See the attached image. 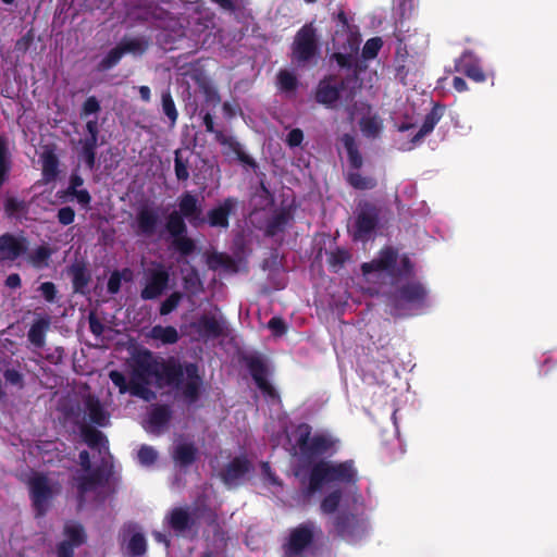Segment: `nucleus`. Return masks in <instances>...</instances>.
Returning a JSON list of instances; mask_svg holds the SVG:
<instances>
[{"label": "nucleus", "mask_w": 557, "mask_h": 557, "mask_svg": "<svg viewBox=\"0 0 557 557\" xmlns=\"http://www.w3.org/2000/svg\"><path fill=\"white\" fill-rule=\"evenodd\" d=\"M76 546L72 545L70 542L62 541L57 546V556L58 557H74V548Z\"/></svg>", "instance_id": "nucleus-64"}, {"label": "nucleus", "mask_w": 557, "mask_h": 557, "mask_svg": "<svg viewBox=\"0 0 557 557\" xmlns=\"http://www.w3.org/2000/svg\"><path fill=\"white\" fill-rule=\"evenodd\" d=\"M231 150L236 154L237 160L243 164H246L251 169H256L258 166L255 159L244 151L242 145L238 141L232 144Z\"/></svg>", "instance_id": "nucleus-55"}, {"label": "nucleus", "mask_w": 557, "mask_h": 557, "mask_svg": "<svg viewBox=\"0 0 557 557\" xmlns=\"http://www.w3.org/2000/svg\"><path fill=\"white\" fill-rule=\"evenodd\" d=\"M198 331L205 337L218 338L224 334V326L214 315L202 314L198 320Z\"/></svg>", "instance_id": "nucleus-31"}, {"label": "nucleus", "mask_w": 557, "mask_h": 557, "mask_svg": "<svg viewBox=\"0 0 557 557\" xmlns=\"http://www.w3.org/2000/svg\"><path fill=\"white\" fill-rule=\"evenodd\" d=\"M170 274L162 265L152 269L149 272L145 287L140 292L141 299L152 300L160 297L168 288Z\"/></svg>", "instance_id": "nucleus-16"}, {"label": "nucleus", "mask_w": 557, "mask_h": 557, "mask_svg": "<svg viewBox=\"0 0 557 557\" xmlns=\"http://www.w3.org/2000/svg\"><path fill=\"white\" fill-rule=\"evenodd\" d=\"M240 201L236 197H226L216 206L208 210L205 215V224L213 228L227 230L230 227V216L236 214Z\"/></svg>", "instance_id": "nucleus-13"}, {"label": "nucleus", "mask_w": 557, "mask_h": 557, "mask_svg": "<svg viewBox=\"0 0 557 557\" xmlns=\"http://www.w3.org/2000/svg\"><path fill=\"white\" fill-rule=\"evenodd\" d=\"M29 495L33 508L37 517H42L47 513L49 502L53 498V487L49 479L44 473L34 474L29 481Z\"/></svg>", "instance_id": "nucleus-10"}, {"label": "nucleus", "mask_w": 557, "mask_h": 557, "mask_svg": "<svg viewBox=\"0 0 557 557\" xmlns=\"http://www.w3.org/2000/svg\"><path fill=\"white\" fill-rule=\"evenodd\" d=\"M57 218L61 225H70L75 220V211L72 207H62L58 210Z\"/></svg>", "instance_id": "nucleus-58"}, {"label": "nucleus", "mask_w": 557, "mask_h": 557, "mask_svg": "<svg viewBox=\"0 0 557 557\" xmlns=\"http://www.w3.org/2000/svg\"><path fill=\"white\" fill-rule=\"evenodd\" d=\"M349 258L350 255L346 249L336 248L329 253L327 261L332 268L338 269L342 268L349 260Z\"/></svg>", "instance_id": "nucleus-51"}, {"label": "nucleus", "mask_w": 557, "mask_h": 557, "mask_svg": "<svg viewBox=\"0 0 557 557\" xmlns=\"http://www.w3.org/2000/svg\"><path fill=\"white\" fill-rule=\"evenodd\" d=\"M304 140V132L300 128H293L286 138V143L289 147H298Z\"/></svg>", "instance_id": "nucleus-63"}, {"label": "nucleus", "mask_w": 557, "mask_h": 557, "mask_svg": "<svg viewBox=\"0 0 557 557\" xmlns=\"http://www.w3.org/2000/svg\"><path fill=\"white\" fill-rule=\"evenodd\" d=\"M86 131L88 136L85 138H81V141L95 143L98 144V135H99V125L97 120H89L86 123Z\"/></svg>", "instance_id": "nucleus-59"}, {"label": "nucleus", "mask_w": 557, "mask_h": 557, "mask_svg": "<svg viewBox=\"0 0 557 557\" xmlns=\"http://www.w3.org/2000/svg\"><path fill=\"white\" fill-rule=\"evenodd\" d=\"M383 47V40L381 37H373L366 41L361 57L363 60H373L377 57L381 48Z\"/></svg>", "instance_id": "nucleus-47"}, {"label": "nucleus", "mask_w": 557, "mask_h": 557, "mask_svg": "<svg viewBox=\"0 0 557 557\" xmlns=\"http://www.w3.org/2000/svg\"><path fill=\"white\" fill-rule=\"evenodd\" d=\"M150 337L169 345L175 344L180 339L177 330L172 325H154L150 331Z\"/></svg>", "instance_id": "nucleus-37"}, {"label": "nucleus", "mask_w": 557, "mask_h": 557, "mask_svg": "<svg viewBox=\"0 0 557 557\" xmlns=\"http://www.w3.org/2000/svg\"><path fill=\"white\" fill-rule=\"evenodd\" d=\"M109 377L111 382L119 388L120 394L129 393L131 391V381L127 382L125 375L117 371L112 370L109 373Z\"/></svg>", "instance_id": "nucleus-54"}, {"label": "nucleus", "mask_w": 557, "mask_h": 557, "mask_svg": "<svg viewBox=\"0 0 557 557\" xmlns=\"http://www.w3.org/2000/svg\"><path fill=\"white\" fill-rule=\"evenodd\" d=\"M178 211L188 223L198 228L205 224L202 205L198 197L190 191L183 193L177 199Z\"/></svg>", "instance_id": "nucleus-15"}, {"label": "nucleus", "mask_w": 557, "mask_h": 557, "mask_svg": "<svg viewBox=\"0 0 557 557\" xmlns=\"http://www.w3.org/2000/svg\"><path fill=\"white\" fill-rule=\"evenodd\" d=\"M360 89L356 73L343 76L327 74L319 81L314 91V100L327 109H334L342 98L346 102L354 101Z\"/></svg>", "instance_id": "nucleus-4"}, {"label": "nucleus", "mask_w": 557, "mask_h": 557, "mask_svg": "<svg viewBox=\"0 0 557 557\" xmlns=\"http://www.w3.org/2000/svg\"><path fill=\"white\" fill-rule=\"evenodd\" d=\"M359 46L360 35L350 34L348 38H346L345 42L342 45L338 44V51L334 52L331 59L334 60L341 69L346 70L345 75L356 73L358 87L361 88V81L359 75L366 69V66L357 58Z\"/></svg>", "instance_id": "nucleus-8"}, {"label": "nucleus", "mask_w": 557, "mask_h": 557, "mask_svg": "<svg viewBox=\"0 0 557 557\" xmlns=\"http://www.w3.org/2000/svg\"><path fill=\"white\" fill-rule=\"evenodd\" d=\"M341 141L347 152L348 163L351 171L346 175V182L357 190L373 189L377 181L372 176H363L359 170L363 165V158L358 149L356 138L351 134H344Z\"/></svg>", "instance_id": "nucleus-7"}, {"label": "nucleus", "mask_w": 557, "mask_h": 557, "mask_svg": "<svg viewBox=\"0 0 557 557\" xmlns=\"http://www.w3.org/2000/svg\"><path fill=\"white\" fill-rule=\"evenodd\" d=\"M41 175L46 183H50L57 180L59 175V158L51 147H46L41 156Z\"/></svg>", "instance_id": "nucleus-28"}, {"label": "nucleus", "mask_w": 557, "mask_h": 557, "mask_svg": "<svg viewBox=\"0 0 557 557\" xmlns=\"http://www.w3.org/2000/svg\"><path fill=\"white\" fill-rule=\"evenodd\" d=\"M101 110L99 100L95 96H89L83 103L81 109V117L85 119L91 114H97Z\"/></svg>", "instance_id": "nucleus-53"}, {"label": "nucleus", "mask_w": 557, "mask_h": 557, "mask_svg": "<svg viewBox=\"0 0 557 557\" xmlns=\"http://www.w3.org/2000/svg\"><path fill=\"white\" fill-rule=\"evenodd\" d=\"M160 224V216L157 209L149 206H143L136 213V234L139 236L151 237L156 234Z\"/></svg>", "instance_id": "nucleus-21"}, {"label": "nucleus", "mask_w": 557, "mask_h": 557, "mask_svg": "<svg viewBox=\"0 0 557 557\" xmlns=\"http://www.w3.org/2000/svg\"><path fill=\"white\" fill-rule=\"evenodd\" d=\"M82 435L84 442L92 449L98 448L101 445L108 443L104 434L101 431L89 425H85L82 428Z\"/></svg>", "instance_id": "nucleus-40"}, {"label": "nucleus", "mask_w": 557, "mask_h": 557, "mask_svg": "<svg viewBox=\"0 0 557 557\" xmlns=\"http://www.w3.org/2000/svg\"><path fill=\"white\" fill-rule=\"evenodd\" d=\"M397 258L398 253L393 247H384L374 259L370 262L362 263L361 271L364 275L372 272H387L393 275Z\"/></svg>", "instance_id": "nucleus-17"}, {"label": "nucleus", "mask_w": 557, "mask_h": 557, "mask_svg": "<svg viewBox=\"0 0 557 557\" xmlns=\"http://www.w3.org/2000/svg\"><path fill=\"white\" fill-rule=\"evenodd\" d=\"M11 170V152L4 134H0V187L8 180Z\"/></svg>", "instance_id": "nucleus-33"}, {"label": "nucleus", "mask_w": 557, "mask_h": 557, "mask_svg": "<svg viewBox=\"0 0 557 557\" xmlns=\"http://www.w3.org/2000/svg\"><path fill=\"white\" fill-rule=\"evenodd\" d=\"M162 112L169 119L170 125L174 126L178 119V112L171 95L170 89H166L161 95Z\"/></svg>", "instance_id": "nucleus-41"}, {"label": "nucleus", "mask_w": 557, "mask_h": 557, "mask_svg": "<svg viewBox=\"0 0 557 557\" xmlns=\"http://www.w3.org/2000/svg\"><path fill=\"white\" fill-rule=\"evenodd\" d=\"M293 220V214L287 209H281L267 222L264 234L268 237H274L285 232L286 227Z\"/></svg>", "instance_id": "nucleus-29"}, {"label": "nucleus", "mask_w": 557, "mask_h": 557, "mask_svg": "<svg viewBox=\"0 0 557 557\" xmlns=\"http://www.w3.org/2000/svg\"><path fill=\"white\" fill-rule=\"evenodd\" d=\"M50 321L48 318L36 320L27 334L28 341L37 348H42L46 343V332L49 329Z\"/></svg>", "instance_id": "nucleus-32"}, {"label": "nucleus", "mask_w": 557, "mask_h": 557, "mask_svg": "<svg viewBox=\"0 0 557 557\" xmlns=\"http://www.w3.org/2000/svg\"><path fill=\"white\" fill-rule=\"evenodd\" d=\"M88 324H89V330H90V332L94 335H96V336L102 335V333L104 331V325L102 324V322L96 315L95 312H90L89 313V315H88Z\"/></svg>", "instance_id": "nucleus-62"}, {"label": "nucleus", "mask_w": 557, "mask_h": 557, "mask_svg": "<svg viewBox=\"0 0 557 557\" xmlns=\"http://www.w3.org/2000/svg\"><path fill=\"white\" fill-rule=\"evenodd\" d=\"M342 498L343 491L334 488L322 498L320 511L323 515H334L331 520V532L347 543L355 544L366 536L368 520L363 515L354 513L347 509L338 510Z\"/></svg>", "instance_id": "nucleus-3"}, {"label": "nucleus", "mask_w": 557, "mask_h": 557, "mask_svg": "<svg viewBox=\"0 0 557 557\" xmlns=\"http://www.w3.org/2000/svg\"><path fill=\"white\" fill-rule=\"evenodd\" d=\"M78 145L81 146L78 159L84 161L88 170H94L96 165L98 144L78 140Z\"/></svg>", "instance_id": "nucleus-38"}, {"label": "nucleus", "mask_w": 557, "mask_h": 557, "mask_svg": "<svg viewBox=\"0 0 557 557\" xmlns=\"http://www.w3.org/2000/svg\"><path fill=\"white\" fill-rule=\"evenodd\" d=\"M362 134L368 138H376L383 129V121L377 115L363 116L359 121Z\"/></svg>", "instance_id": "nucleus-35"}, {"label": "nucleus", "mask_w": 557, "mask_h": 557, "mask_svg": "<svg viewBox=\"0 0 557 557\" xmlns=\"http://www.w3.org/2000/svg\"><path fill=\"white\" fill-rule=\"evenodd\" d=\"M247 368L258 388L270 398L278 397L277 392L268 381V369L263 360L259 357L247 359Z\"/></svg>", "instance_id": "nucleus-19"}, {"label": "nucleus", "mask_w": 557, "mask_h": 557, "mask_svg": "<svg viewBox=\"0 0 557 557\" xmlns=\"http://www.w3.org/2000/svg\"><path fill=\"white\" fill-rule=\"evenodd\" d=\"M85 408L91 423L101 428L109 424V413L104 410L98 397L88 395L85 399Z\"/></svg>", "instance_id": "nucleus-27"}, {"label": "nucleus", "mask_w": 557, "mask_h": 557, "mask_svg": "<svg viewBox=\"0 0 557 557\" xmlns=\"http://www.w3.org/2000/svg\"><path fill=\"white\" fill-rule=\"evenodd\" d=\"M38 290L47 302L55 301L58 289L54 283L44 282L39 285Z\"/></svg>", "instance_id": "nucleus-57"}, {"label": "nucleus", "mask_w": 557, "mask_h": 557, "mask_svg": "<svg viewBox=\"0 0 557 557\" xmlns=\"http://www.w3.org/2000/svg\"><path fill=\"white\" fill-rule=\"evenodd\" d=\"M75 481L78 497L83 500L85 494L95 491L98 486H102L106 482V478L103 470L101 468H97L88 474L78 475Z\"/></svg>", "instance_id": "nucleus-24"}, {"label": "nucleus", "mask_w": 557, "mask_h": 557, "mask_svg": "<svg viewBox=\"0 0 557 557\" xmlns=\"http://www.w3.org/2000/svg\"><path fill=\"white\" fill-rule=\"evenodd\" d=\"M295 435L299 463L294 473L301 478L309 468L307 495H313L323 486L333 483L354 486L357 484L359 475L352 459L333 462L322 458L337 453L339 441L336 437L326 432L312 434V426L305 422L296 426Z\"/></svg>", "instance_id": "nucleus-1"}, {"label": "nucleus", "mask_w": 557, "mask_h": 557, "mask_svg": "<svg viewBox=\"0 0 557 557\" xmlns=\"http://www.w3.org/2000/svg\"><path fill=\"white\" fill-rule=\"evenodd\" d=\"M277 84L283 91H295L298 87V79L289 71L281 70L277 74Z\"/></svg>", "instance_id": "nucleus-46"}, {"label": "nucleus", "mask_w": 557, "mask_h": 557, "mask_svg": "<svg viewBox=\"0 0 557 557\" xmlns=\"http://www.w3.org/2000/svg\"><path fill=\"white\" fill-rule=\"evenodd\" d=\"M455 71L475 83H484L486 81V74L480 65L479 59L469 50L465 51L455 61Z\"/></svg>", "instance_id": "nucleus-20"}, {"label": "nucleus", "mask_w": 557, "mask_h": 557, "mask_svg": "<svg viewBox=\"0 0 557 557\" xmlns=\"http://www.w3.org/2000/svg\"><path fill=\"white\" fill-rule=\"evenodd\" d=\"M185 218L172 211L165 222V230L172 238L171 247L183 257L193 255L196 250V243L187 235Z\"/></svg>", "instance_id": "nucleus-9"}, {"label": "nucleus", "mask_w": 557, "mask_h": 557, "mask_svg": "<svg viewBox=\"0 0 557 557\" xmlns=\"http://www.w3.org/2000/svg\"><path fill=\"white\" fill-rule=\"evenodd\" d=\"M54 250L48 245L44 244L36 247L32 252L25 255L26 262L37 270H42L49 267V261Z\"/></svg>", "instance_id": "nucleus-30"}, {"label": "nucleus", "mask_w": 557, "mask_h": 557, "mask_svg": "<svg viewBox=\"0 0 557 557\" xmlns=\"http://www.w3.org/2000/svg\"><path fill=\"white\" fill-rule=\"evenodd\" d=\"M336 18H337V22H338V26L341 28L336 30V38L334 40H338V37H339V35L342 33L346 34V38H348V36L350 34H358V32L355 30V26L349 24L348 17H347L346 13L343 10H341L337 13Z\"/></svg>", "instance_id": "nucleus-52"}, {"label": "nucleus", "mask_w": 557, "mask_h": 557, "mask_svg": "<svg viewBox=\"0 0 557 557\" xmlns=\"http://www.w3.org/2000/svg\"><path fill=\"white\" fill-rule=\"evenodd\" d=\"M66 273L71 277L72 288L75 294L85 295L87 287L91 281V274L84 260H75L66 269Z\"/></svg>", "instance_id": "nucleus-22"}, {"label": "nucleus", "mask_w": 557, "mask_h": 557, "mask_svg": "<svg viewBox=\"0 0 557 557\" xmlns=\"http://www.w3.org/2000/svg\"><path fill=\"white\" fill-rule=\"evenodd\" d=\"M126 550L129 557L144 556L147 552V541L143 533H134L127 542Z\"/></svg>", "instance_id": "nucleus-39"}, {"label": "nucleus", "mask_w": 557, "mask_h": 557, "mask_svg": "<svg viewBox=\"0 0 557 557\" xmlns=\"http://www.w3.org/2000/svg\"><path fill=\"white\" fill-rule=\"evenodd\" d=\"M208 265L211 270L224 269L227 272L236 273L238 267L236 261L223 252H213L208 257Z\"/></svg>", "instance_id": "nucleus-34"}, {"label": "nucleus", "mask_w": 557, "mask_h": 557, "mask_svg": "<svg viewBox=\"0 0 557 557\" xmlns=\"http://www.w3.org/2000/svg\"><path fill=\"white\" fill-rule=\"evenodd\" d=\"M183 298V294L180 292H173L160 305V314L168 315L173 312L180 305Z\"/></svg>", "instance_id": "nucleus-49"}, {"label": "nucleus", "mask_w": 557, "mask_h": 557, "mask_svg": "<svg viewBox=\"0 0 557 557\" xmlns=\"http://www.w3.org/2000/svg\"><path fill=\"white\" fill-rule=\"evenodd\" d=\"M4 380L8 384L12 386H16L18 388L24 387V377L23 374L16 369H7L3 372Z\"/></svg>", "instance_id": "nucleus-56"}, {"label": "nucleus", "mask_w": 557, "mask_h": 557, "mask_svg": "<svg viewBox=\"0 0 557 557\" xmlns=\"http://www.w3.org/2000/svg\"><path fill=\"white\" fill-rule=\"evenodd\" d=\"M29 249V240L23 235L4 233L0 235V262H13L25 257Z\"/></svg>", "instance_id": "nucleus-14"}, {"label": "nucleus", "mask_w": 557, "mask_h": 557, "mask_svg": "<svg viewBox=\"0 0 557 557\" xmlns=\"http://www.w3.org/2000/svg\"><path fill=\"white\" fill-rule=\"evenodd\" d=\"M251 468L247 457L236 456L221 470L220 478L225 485L235 486L250 472Z\"/></svg>", "instance_id": "nucleus-18"}, {"label": "nucleus", "mask_w": 557, "mask_h": 557, "mask_svg": "<svg viewBox=\"0 0 557 557\" xmlns=\"http://www.w3.org/2000/svg\"><path fill=\"white\" fill-rule=\"evenodd\" d=\"M445 107L440 103H435L432 107L431 111L425 115L420 129L411 137L410 143L412 144V146H417L418 144H420L424 139V137H426L433 132L436 124L443 117Z\"/></svg>", "instance_id": "nucleus-23"}, {"label": "nucleus", "mask_w": 557, "mask_h": 557, "mask_svg": "<svg viewBox=\"0 0 557 557\" xmlns=\"http://www.w3.org/2000/svg\"><path fill=\"white\" fill-rule=\"evenodd\" d=\"M172 418V410L169 405H156L149 413V423L154 428L168 425Z\"/></svg>", "instance_id": "nucleus-36"}, {"label": "nucleus", "mask_w": 557, "mask_h": 557, "mask_svg": "<svg viewBox=\"0 0 557 557\" xmlns=\"http://www.w3.org/2000/svg\"><path fill=\"white\" fill-rule=\"evenodd\" d=\"M121 282H122V274L119 270H115L111 273L108 283H107V290L111 295H115L121 289Z\"/></svg>", "instance_id": "nucleus-60"}, {"label": "nucleus", "mask_w": 557, "mask_h": 557, "mask_svg": "<svg viewBox=\"0 0 557 557\" xmlns=\"http://www.w3.org/2000/svg\"><path fill=\"white\" fill-rule=\"evenodd\" d=\"M381 208L374 202L363 200L358 203L355 220L349 233L354 242L370 240L380 226Z\"/></svg>", "instance_id": "nucleus-6"}, {"label": "nucleus", "mask_w": 557, "mask_h": 557, "mask_svg": "<svg viewBox=\"0 0 557 557\" xmlns=\"http://www.w3.org/2000/svg\"><path fill=\"white\" fill-rule=\"evenodd\" d=\"M138 461L145 467L152 466L158 459L157 450L149 445H143L138 450Z\"/></svg>", "instance_id": "nucleus-50"}, {"label": "nucleus", "mask_w": 557, "mask_h": 557, "mask_svg": "<svg viewBox=\"0 0 557 557\" xmlns=\"http://www.w3.org/2000/svg\"><path fill=\"white\" fill-rule=\"evenodd\" d=\"M169 527L177 534L191 529L196 521L188 512L187 508L175 507L166 516Z\"/></svg>", "instance_id": "nucleus-25"}, {"label": "nucleus", "mask_w": 557, "mask_h": 557, "mask_svg": "<svg viewBox=\"0 0 557 557\" xmlns=\"http://www.w3.org/2000/svg\"><path fill=\"white\" fill-rule=\"evenodd\" d=\"M64 534L67 537L64 542H70L76 547L81 546L86 541V534L81 524L66 525Z\"/></svg>", "instance_id": "nucleus-45"}, {"label": "nucleus", "mask_w": 557, "mask_h": 557, "mask_svg": "<svg viewBox=\"0 0 557 557\" xmlns=\"http://www.w3.org/2000/svg\"><path fill=\"white\" fill-rule=\"evenodd\" d=\"M428 292L420 282H408L397 287L389 296L392 305L397 309L406 306H423L425 304Z\"/></svg>", "instance_id": "nucleus-11"}, {"label": "nucleus", "mask_w": 557, "mask_h": 557, "mask_svg": "<svg viewBox=\"0 0 557 557\" xmlns=\"http://www.w3.org/2000/svg\"><path fill=\"white\" fill-rule=\"evenodd\" d=\"M120 46L125 53L143 54L149 46V42L144 37H136L131 39H123Z\"/></svg>", "instance_id": "nucleus-43"}, {"label": "nucleus", "mask_w": 557, "mask_h": 557, "mask_svg": "<svg viewBox=\"0 0 557 557\" xmlns=\"http://www.w3.org/2000/svg\"><path fill=\"white\" fill-rule=\"evenodd\" d=\"M133 361L129 391L132 396L146 401L156 398V393L148 387L150 377L153 376L158 382H164L165 385L181 391L188 404H195L199 399L202 377L197 363H181L175 358L159 360L148 349L138 352Z\"/></svg>", "instance_id": "nucleus-2"}, {"label": "nucleus", "mask_w": 557, "mask_h": 557, "mask_svg": "<svg viewBox=\"0 0 557 557\" xmlns=\"http://www.w3.org/2000/svg\"><path fill=\"white\" fill-rule=\"evenodd\" d=\"M314 539V523L307 521L294 528L287 542L283 545L287 557L300 556L302 552L312 544Z\"/></svg>", "instance_id": "nucleus-12"}, {"label": "nucleus", "mask_w": 557, "mask_h": 557, "mask_svg": "<svg viewBox=\"0 0 557 557\" xmlns=\"http://www.w3.org/2000/svg\"><path fill=\"white\" fill-rule=\"evenodd\" d=\"M199 450L194 443H178L172 453L174 462L181 468H188L197 461Z\"/></svg>", "instance_id": "nucleus-26"}, {"label": "nucleus", "mask_w": 557, "mask_h": 557, "mask_svg": "<svg viewBox=\"0 0 557 557\" xmlns=\"http://www.w3.org/2000/svg\"><path fill=\"white\" fill-rule=\"evenodd\" d=\"M189 159L184 158L182 149L174 151V172L177 181L186 182L189 178Z\"/></svg>", "instance_id": "nucleus-42"}, {"label": "nucleus", "mask_w": 557, "mask_h": 557, "mask_svg": "<svg viewBox=\"0 0 557 557\" xmlns=\"http://www.w3.org/2000/svg\"><path fill=\"white\" fill-rule=\"evenodd\" d=\"M413 270V264L408 256H403L400 259V267L394 269V276L410 275Z\"/></svg>", "instance_id": "nucleus-61"}, {"label": "nucleus", "mask_w": 557, "mask_h": 557, "mask_svg": "<svg viewBox=\"0 0 557 557\" xmlns=\"http://www.w3.org/2000/svg\"><path fill=\"white\" fill-rule=\"evenodd\" d=\"M28 210L26 201L15 197H8L4 202V211L8 216H14L18 213H25Z\"/></svg>", "instance_id": "nucleus-48"}, {"label": "nucleus", "mask_w": 557, "mask_h": 557, "mask_svg": "<svg viewBox=\"0 0 557 557\" xmlns=\"http://www.w3.org/2000/svg\"><path fill=\"white\" fill-rule=\"evenodd\" d=\"M290 50L293 62L300 66L318 62L320 58V42L314 22L306 23L297 30Z\"/></svg>", "instance_id": "nucleus-5"}, {"label": "nucleus", "mask_w": 557, "mask_h": 557, "mask_svg": "<svg viewBox=\"0 0 557 557\" xmlns=\"http://www.w3.org/2000/svg\"><path fill=\"white\" fill-rule=\"evenodd\" d=\"M124 52L120 44L112 48L99 62L98 70L99 71H108L114 67L121 59L123 58Z\"/></svg>", "instance_id": "nucleus-44"}]
</instances>
